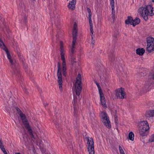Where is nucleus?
Listing matches in <instances>:
<instances>
[{
  "instance_id": "nucleus-53",
  "label": "nucleus",
  "mask_w": 154,
  "mask_h": 154,
  "mask_svg": "<svg viewBox=\"0 0 154 154\" xmlns=\"http://www.w3.org/2000/svg\"><path fill=\"white\" fill-rule=\"evenodd\" d=\"M152 2H154V0H152Z\"/></svg>"
},
{
  "instance_id": "nucleus-16",
  "label": "nucleus",
  "mask_w": 154,
  "mask_h": 154,
  "mask_svg": "<svg viewBox=\"0 0 154 154\" xmlns=\"http://www.w3.org/2000/svg\"><path fill=\"white\" fill-rule=\"evenodd\" d=\"M59 15L57 14H56L54 17L52 15H51V20L52 21H54V23L56 24H58V21L59 20Z\"/></svg>"
},
{
  "instance_id": "nucleus-46",
  "label": "nucleus",
  "mask_w": 154,
  "mask_h": 154,
  "mask_svg": "<svg viewBox=\"0 0 154 154\" xmlns=\"http://www.w3.org/2000/svg\"><path fill=\"white\" fill-rule=\"evenodd\" d=\"M100 76L101 78H102V79H103V78L104 77V75H103V74H102L100 75Z\"/></svg>"
},
{
  "instance_id": "nucleus-22",
  "label": "nucleus",
  "mask_w": 154,
  "mask_h": 154,
  "mask_svg": "<svg viewBox=\"0 0 154 154\" xmlns=\"http://www.w3.org/2000/svg\"><path fill=\"white\" fill-rule=\"evenodd\" d=\"M133 19L132 17L131 16H129L128 17L127 19L125 20V23L126 24H132L133 23Z\"/></svg>"
},
{
  "instance_id": "nucleus-7",
  "label": "nucleus",
  "mask_w": 154,
  "mask_h": 154,
  "mask_svg": "<svg viewBox=\"0 0 154 154\" xmlns=\"http://www.w3.org/2000/svg\"><path fill=\"white\" fill-rule=\"evenodd\" d=\"M102 113L103 115L102 116V118L103 123L107 128H111V125L109 120V117L107 113L105 112H103Z\"/></svg>"
},
{
  "instance_id": "nucleus-52",
  "label": "nucleus",
  "mask_w": 154,
  "mask_h": 154,
  "mask_svg": "<svg viewBox=\"0 0 154 154\" xmlns=\"http://www.w3.org/2000/svg\"><path fill=\"white\" fill-rule=\"evenodd\" d=\"M15 154H20V153H16Z\"/></svg>"
},
{
  "instance_id": "nucleus-19",
  "label": "nucleus",
  "mask_w": 154,
  "mask_h": 154,
  "mask_svg": "<svg viewBox=\"0 0 154 154\" xmlns=\"http://www.w3.org/2000/svg\"><path fill=\"white\" fill-rule=\"evenodd\" d=\"M88 12V19L89 24H93L91 20L92 13L91 9L88 8H87Z\"/></svg>"
},
{
  "instance_id": "nucleus-1",
  "label": "nucleus",
  "mask_w": 154,
  "mask_h": 154,
  "mask_svg": "<svg viewBox=\"0 0 154 154\" xmlns=\"http://www.w3.org/2000/svg\"><path fill=\"white\" fill-rule=\"evenodd\" d=\"M5 51L9 61L11 65L12 69V74L13 77L17 78L18 80H21L22 76H21L19 69V64L15 59L11 58V57L8 51L5 49Z\"/></svg>"
},
{
  "instance_id": "nucleus-9",
  "label": "nucleus",
  "mask_w": 154,
  "mask_h": 154,
  "mask_svg": "<svg viewBox=\"0 0 154 154\" xmlns=\"http://www.w3.org/2000/svg\"><path fill=\"white\" fill-rule=\"evenodd\" d=\"M15 108L18 113L20 115L23 125H24L28 122L27 120L25 114L22 113V111L20 109L17 107H16Z\"/></svg>"
},
{
  "instance_id": "nucleus-35",
  "label": "nucleus",
  "mask_w": 154,
  "mask_h": 154,
  "mask_svg": "<svg viewBox=\"0 0 154 154\" xmlns=\"http://www.w3.org/2000/svg\"><path fill=\"white\" fill-rule=\"evenodd\" d=\"M148 124L147 122L146 121H143L140 122V125H145Z\"/></svg>"
},
{
  "instance_id": "nucleus-29",
  "label": "nucleus",
  "mask_w": 154,
  "mask_h": 154,
  "mask_svg": "<svg viewBox=\"0 0 154 154\" xmlns=\"http://www.w3.org/2000/svg\"><path fill=\"white\" fill-rule=\"evenodd\" d=\"M69 58L71 60L72 62H76V61H75V57L74 54H70Z\"/></svg>"
},
{
  "instance_id": "nucleus-24",
  "label": "nucleus",
  "mask_w": 154,
  "mask_h": 154,
  "mask_svg": "<svg viewBox=\"0 0 154 154\" xmlns=\"http://www.w3.org/2000/svg\"><path fill=\"white\" fill-rule=\"evenodd\" d=\"M76 42H72V47L71 49L70 54H73L75 53V45Z\"/></svg>"
},
{
  "instance_id": "nucleus-13",
  "label": "nucleus",
  "mask_w": 154,
  "mask_h": 154,
  "mask_svg": "<svg viewBox=\"0 0 154 154\" xmlns=\"http://www.w3.org/2000/svg\"><path fill=\"white\" fill-rule=\"evenodd\" d=\"M147 45L154 46V38L151 37H148L146 39Z\"/></svg>"
},
{
  "instance_id": "nucleus-32",
  "label": "nucleus",
  "mask_w": 154,
  "mask_h": 154,
  "mask_svg": "<svg viewBox=\"0 0 154 154\" xmlns=\"http://www.w3.org/2000/svg\"><path fill=\"white\" fill-rule=\"evenodd\" d=\"M140 127L143 128H144L145 129L146 128L148 129H149V126L148 124H147L145 125H140Z\"/></svg>"
},
{
  "instance_id": "nucleus-36",
  "label": "nucleus",
  "mask_w": 154,
  "mask_h": 154,
  "mask_svg": "<svg viewBox=\"0 0 154 154\" xmlns=\"http://www.w3.org/2000/svg\"><path fill=\"white\" fill-rule=\"evenodd\" d=\"M149 140L150 142H154V134L152 135Z\"/></svg>"
},
{
  "instance_id": "nucleus-14",
  "label": "nucleus",
  "mask_w": 154,
  "mask_h": 154,
  "mask_svg": "<svg viewBox=\"0 0 154 154\" xmlns=\"http://www.w3.org/2000/svg\"><path fill=\"white\" fill-rule=\"evenodd\" d=\"M24 126L25 128L28 131L30 135L32 137V138H34V136L32 133V131L29 125V123L25 124L24 125Z\"/></svg>"
},
{
  "instance_id": "nucleus-12",
  "label": "nucleus",
  "mask_w": 154,
  "mask_h": 154,
  "mask_svg": "<svg viewBox=\"0 0 154 154\" xmlns=\"http://www.w3.org/2000/svg\"><path fill=\"white\" fill-rule=\"evenodd\" d=\"M148 130L149 129L146 128L145 129L144 128H143L140 127L139 130V133L140 135L142 136H146L148 133Z\"/></svg>"
},
{
  "instance_id": "nucleus-33",
  "label": "nucleus",
  "mask_w": 154,
  "mask_h": 154,
  "mask_svg": "<svg viewBox=\"0 0 154 154\" xmlns=\"http://www.w3.org/2000/svg\"><path fill=\"white\" fill-rule=\"evenodd\" d=\"M119 34V31L116 30L114 32V33L113 35V36L115 38H117L118 35Z\"/></svg>"
},
{
  "instance_id": "nucleus-38",
  "label": "nucleus",
  "mask_w": 154,
  "mask_h": 154,
  "mask_svg": "<svg viewBox=\"0 0 154 154\" xmlns=\"http://www.w3.org/2000/svg\"><path fill=\"white\" fill-rule=\"evenodd\" d=\"M95 42V41L93 39V38L92 35H91V44L92 47H94Z\"/></svg>"
},
{
  "instance_id": "nucleus-25",
  "label": "nucleus",
  "mask_w": 154,
  "mask_h": 154,
  "mask_svg": "<svg viewBox=\"0 0 154 154\" xmlns=\"http://www.w3.org/2000/svg\"><path fill=\"white\" fill-rule=\"evenodd\" d=\"M37 144L40 147V149H42V146H43L44 143L40 139H38L37 142Z\"/></svg>"
},
{
  "instance_id": "nucleus-42",
  "label": "nucleus",
  "mask_w": 154,
  "mask_h": 154,
  "mask_svg": "<svg viewBox=\"0 0 154 154\" xmlns=\"http://www.w3.org/2000/svg\"><path fill=\"white\" fill-rule=\"evenodd\" d=\"M18 56L19 57L20 59H22L23 56L21 55V54L20 53H18Z\"/></svg>"
},
{
  "instance_id": "nucleus-17",
  "label": "nucleus",
  "mask_w": 154,
  "mask_h": 154,
  "mask_svg": "<svg viewBox=\"0 0 154 154\" xmlns=\"http://www.w3.org/2000/svg\"><path fill=\"white\" fill-rule=\"evenodd\" d=\"M146 116V117L148 118L154 116V110H151L147 112Z\"/></svg>"
},
{
  "instance_id": "nucleus-21",
  "label": "nucleus",
  "mask_w": 154,
  "mask_h": 154,
  "mask_svg": "<svg viewBox=\"0 0 154 154\" xmlns=\"http://www.w3.org/2000/svg\"><path fill=\"white\" fill-rule=\"evenodd\" d=\"M131 25H133V26H135L140 23V19L139 18L136 17L134 20L133 19Z\"/></svg>"
},
{
  "instance_id": "nucleus-10",
  "label": "nucleus",
  "mask_w": 154,
  "mask_h": 154,
  "mask_svg": "<svg viewBox=\"0 0 154 154\" xmlns=\"http://www.w3.org/2000/svg\"><path fill=\"white\" fill-rule=\"evenodd\" d=\"M77 26L76 23L74 24L73 28L72 31L73 40L72 42H76V37L77 35Z\"/></svg>"
},
{
  "instance_id": "nucleus-51",
  "label": "nucleus",
  "mask_w": 154,
  "mask_h": 154,
  "mask_svg": "<svg viewBox=\"0 0 154 154\" xmlns=\"http://www.w3.org/2000/svg\"><path fill=\"white\" fill-rule=\"evenodd\" d=\"M48 105V103H46L45 105V106H47V105Z\"/></svg>"
},
{
  "instance_id": "nucleus-15",
  "label": "nucleus",
  "mask_w": 154,
  "mask_h": 154,
  "mask_svg": "<svg viewBox=\"0 0 154 154\" xmlns=\"http://www.w3.org/2000/svg\"><path fill=\"white\" fill-rule=\"evenodd\" d=\"M99 94L100 95V101L102 105L105 107H106V106L105 98L103 92Z\"/></svg>"
},
{
  "instance_id": "nucleus-44",
  "label": "nucleus",
  "mask_w": 154,
  "mask_h": 154,
  "mask_svg": "<svg viewBox=\"0 0 154 154\" xmlns=\"http://www.w3.org/2000/svg\"><path fill=\"white\" fill-rule=\"evenodd\" d=\"M3 147H4V146L3 145L2 142H1V143H0V148Z\"/></svg>"
},
{
  "instance_id": "nucleus-8",
  "label": "nucleus",
  "mask_w": 154,
  "mask_h": 154,
  "mask_svg": "<svg viewBox=\"0 0 154 154\" xmlns=\"http://www.w3.org/2000/svg\"><path fill=\"white\" fill-rule=\"evenodd\" d=\"M115 95L117 98L122 99L125 98V94L124 92V89L122 88L117 89Z\"/></svg>"
},
{
  "instance_id": "nucleus-27",
  "label": "nucleus",
  "mask_w": 154,
  "mask_h": 154,
  "mask_svg": "<svg viewBox=\"0 0 154 154\" xmlns=\"http://www.w3.org/2000/svg\"><path fill=\"white\" fill-rule=\"evenodd\" d=\"M142 70V69L140 70L139 72H138L137 73V75L138 77H141L146 75V73H143Z\"/></svg>"
},
{
  "instance_id": "nucleus-5",
  "label": "nucleus",
  "mask_w": 154,
  "mask_h": 154,
  "mask_svg": "<svg viewBox=\"0 0 154 154\" xmlns=\"http://www.w3.org/2000/svg\"><path fill=\"white\" fill-rule=\"evenodd\" d=\"M58 69L57 72V82L58 83L59 88L61 91L62 90V83L63 80L62 78V74L61 72V64L59 62L57 63Z\"/></svg>"
},
{
  "instance_id": "nucleus-20",
  "label": "nucleus",
  "mask_w": 154,
  "mask_h": 154,
  "mask_svg": "<svg viewBox=\"0 0 154 154\" xmlns=\"http://www.w3.org/2000/svg\"><path fill=\"white\" fill-rule=\"evenodd\" d=\"M146 50L149 53L152 52L154 51V46L147 45Z\"/></svg>"
},
{
  "instance_id": "nucleus-30",
  "label": "nucleus",
  "mask_w": 154,
  "mask_h": 154,
  "mask_svg": "<svg viewBox=\"0 0 154 154\" xmlns=\"http://www.w3.org/2000/svg\"><path fill=\"white\" fill-rule=\"evenodd\" d=\"M90 25V30L91 31V35H92L93 37L94 36V35H93V24H91Z\"/></svg>"
},
{
  "instance_id": "nucleus-23",
  "label": "nucleus",
  "mask_w": 154,
  "mask_h": 154,
  "mask_svg": "<svg viewBox=\"0 0 154 154\" xmlns=\"http://www.w3.org/2000/svg\"><path fill=\"white\" fill-rule=\"evenodd\" d=\"M108 56L109 59L111 61H113L115 60V55L113 52H110Z\"/></svg>"
},
{
  "instance_id": "nucleus-45",
  "label": "nucleus",
  "mask_w": 154,
  "mask_h": 154,
  "mask_svg": "<svg viewBox=\"0 0 154 154\" xmlns=\"http://www.w3.org/2000/svg\"><path fill=\"white\" fill-rule=\"evenodd\" d=\"M1 149L3 152L6 150L4 146L2 148H1Z\"/></svg>"
},
{
  "instance_id": "nucleus-50",
  "label": "nucleus",
  "mask_w": 154,
  "mask_h": 154,
  "mask_svg": "<svg viewBox=\"0 0 154 154\" xmlns=\"http://www.w3.org/2000/svg\"><path fill=\"white\" fill-rule=\"evenodd\" d=\"M3 152L4 154L5 153H6L7 152L6 150L4 151H3Z\"/></svg>"
},
{
  "instance_id": "nucleus-39",
  "label": "nucleus",
  "mask_w": 154,
  "mask_h": 154,
  "mask_svg": "<svg viewBox=\"0 0 154 154\" xmlns=\"http://www.w3.org/2000/svg\"><path fill=\"white\" fill-rule=\"evenodd\" d=\"M110 4L111 7L115 6V2L114 0H110Z\"/></svg>"
},
{
  "instance_id": "nucleus-34",
  "label": "nucleus",
  "mask_w": 154,
  "mask_h": 154,
  "mask_svg": "<svg viewBox=\"0 0 154 154\" xmlns=\"http://www.w3.org/2000/svg\"><path fill=\"white\" fill-rule=\"evenodd\" d=\"M119 150L120 154H125L122 148L120 146H119Z\"/></svg>"
},
{
  "instance_id": "nucleus-54",
  "label": "nucleus",
  "mask_w": 154,
  "mask_h": 154,
  "mask_svg": "<svg viewBox=\"0 0 154 154\" xmlns=\"http://www.w3.org/2000/svg\"><path fill=\"white\" fill-rule=\"evenodd\" d=\"M4 154H8L7 152L6 153H5Z\"/></svg>"
},
{
  "instance_id": "nucleus-2",
  "label": "nucleus",
  "mask_w": 154,
  "mask_h": 154,
  "mask_svg": "<svg viewBox=\"0 0 154 154\" xmlns=\"http://www.w3.org/2000/svg\"><path fill=\"white\" fill-rule=\"evenodd\" d=\"M138 12L141 14L144 20L146 21L148 19V15L152 16L154 14V8L151 5H147L146 8L143 7H140L138 9Z\"/></svg>"
},
{
  "instance_id": "nucleus-28",
  "label": "nucleus",
  "mask_w": 154,
  "mask_h": 154,
  "mask_svg": "<svg viewBox=\"0 0 154 154\" xmlns=\"http://www.w3.org/2000/svg\"><path fill=\"white\" fill-rule=\"evenodd\" d=\"M0 46H1V48L3 49L5 51V49H7L8 51V49L3 44V42L2 41V40H1V39L0 38Z\"/></svg>"
},
{
  "instance_id": "nucleus-31",
  "label": "nucleus",
  "mask_w": 154,
  "mask_h": 154,
  "mask_svg": "<svg viewBox=\"0 0 154 154\" xmlns=\"http://www.w3.org/2000/svg\"><path fill=\"white\" fill-rule=\"evenodd\" d=\"M95 83L98 87V90H99V93H101V92H102V89H101V87H100V85H99V83L97 82H95Z\"/></svg>"
},
{
  "instance_id": "nucleus-11",
  "label": "nucleus",
  "mask_w": 154,
  "mask_h": 154,
  "mask_svg": "<svg viewBox=\"0 0 154 154\" xmlns=\"http://www.w3.org/2000/svg\"><path fill=\"white\" fill-rule=\"evenodd\" d=\"M74 116L75 117V120H74L73 123L74 125L76 127H77L79 125V119L78 117H77L76 115V108L75 106H74Z\"/></svg>"
},
{
  "instance_id": "nucleus-3",
  "label": "nucleus",
  "mask_w": 154,
  "mask_h": 154,
  "mask_svg": "<svg viewBox=\"0 0 154 154\" xmlns=\"http://www.w3.org/2000/svg\"><path fill=\"white\" fill-rule=\"evenodd\" d=\"M63 42H60V54L61 56V59L62 60V71L63 75L66 76L67 75V68L66 60L65 57V51L63 49Z\"/></svg>"
},
{
  "instance_id": "nucleus-40",
  "label": "nucleus",
  "mask_w": 154,
  "mask_h": 154,
  "mask_svg": "<svg viewBox=\"0 0 154 154\" xmlns=\"http://www.w3.org/2000/svg\"><path fill=\"white\" fill-rule=\"evenodd\" d=\"M27 17L25 15L23 17V21L24 23H26L27 20Z\"/></svg>"
},
{
  "instance_id": "nucleus-48",
  "label": "nucleus",
  "mask_w": 154,
  "mask_h": 154,
  "mask_svg": "<svg viewBox=\"0 0 154 154\" xmlns=\"http://www.w3.org/2000/svg\"><path fill=\"white\" fill-rule=\"evenodd\" d=\"M56 128H59V125H56Z\"/></svg>"
},
{
  "instance_id": "nucleus-26",
  "label": "nucleus",
  "mask_w": 154,
  "mask_h": 154,
  "mask_svg": "<svg viewBox=\"0 0 154 154\" xmlns=\"http://www.w3.org/2000/svg\"><path fill=\"white\" fill-rule=\"evenodd\" d=\"M134 135L132 131L130 132L128 135L129 139L131 141H133L134 140Z\"/></svg>"
},
{
  "instance_id": "nucleus-49",
  "label": "nucleus",
  "mask_w": 154,
  "mask_h": 154,
  "mask_svg": "<svg viewBox=\"0 0 154 154\" xmlns=\"http://www.w3.org/2000/svg\"><path fill=\"white\" fill-rule=\"evenodd\" d=\"M152 77L153 79H154V73L152 75Z\"/></svg>"
},
{
  "instance_id": "nucleus-43",
  "label": "nucleus",
  "mask_w": 154,
  "mask_h": 154,
  "mask_svg": "<svg viewBox=\"0 0 154 154\" xmlns=\"http://www.w3.org/2000/svg\"><path fill=\"white\" fill-rule=\"evenodd\" d=\"M77 97H74L73 100L74 101L75 103V102L77 101Z\"/></svg>"
},
{
  "instance_id": "nucleus-47",
  "label": "nucleus",
  "mask_w": 154,
  "mask_h": 154,
  "mask_svg": "<svg viewBox=\"0 0 154 154\" xmlns=\"http://www.w3.org/2000/svg\"><path fill=\"white\" fill-rule=\"evenodd\" d=\"M112 18L113 20H114L115 19V15H112Z\"/></svg>"
},
{
  "instance_id": "nucleus-4",
  "label": "nucleus",
  "mask_w": 154,
  "mask_h": 154,
  "mask_svg": "<svg viewBox=\"0 0 154 154\" xmlns=\"http://www.w3.org/2000/svg\"><path fill=\"white\" fill-rule=\"evenodd\" d=\"M81 76L80 74H79L76 79L75 82L74 84L75 86V90L77 95L79 99V96L82 92V86L81 81Z\"/></svg>"
},
{
  "instance_id": "nucleus-37",
  "label": "nucleus",
  "mask_w": 154,
  "mask_h": 154,
  "mask_svg": "<svg viewBox=\"0 0 154 154\" xmlns=\"http://www.w3.org/2000/svg\"><path fill=\"white\" fill-rule=\"evenodd\" d=\"M111 8L112 9V15H115V6L111 7Z\"/></svg>"
},
{
  "instance_id": "nucleus-18",
  "label": "nucleus",
  "mask_w": 154,
  "mask_h": 154,
  "mask_svg": "<svg viewBox=\"0 0 154 154\" xmlns=\"http://www.w3.org/2000/svg\"><path fill=\"white\" fill-rule=\"evenodd\" d=\"M136 53L137 54L142 56L143 55L145 52V49L143 48H138L136 50Z\"/></svg>"
},
{
  "instance_id": "nucleus-41",
  "label": "nucleus",
  "mask_w": 154,
  "mask_h": 154,
  "mask_svg": "<svg viewBox=\"0 0 154 154\" xmlns=\"http://www.w3.org/2000/svg\"><path fill=\"white\" fill-rule=\"evenodd\" d=\"M115 122L116 124H117L118 123V118L117 116H116L115 117Z\"/></svg>"
},
{
  "instance_id": "nucleus-6",
  "label": "nucleus",
  "mask_w": 154,
  "mask_h": 154,
  "mask_svg": "<svg viewBox=\"0 0 154 154\" xmlns=\"http://www.w3.org/2000/svg\"><path fill=\"white\" fill-rule=\"evenodd\" d=\"M87 143L88 145V149L89 154H94V142L92 138L88 137V138Z\"/></svg>"
}]
</instances>
